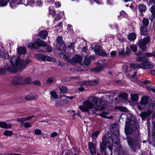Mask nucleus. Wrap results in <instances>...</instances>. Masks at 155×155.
<instances>
[{
	"label": "nucleus",
	"mask_w": 155,
	"mask_h": 155,
	"mask_svg": "<svg viewBox=\"0 0 155 155\" xmlns=\"http://www.w3.org/2000/svg\"><path fill=\"white\" fill-rule=\"evenodd\" d=\"M108 103V102L104 100L102 97L98 99V97H94L91 101L87 100L83 103V106H80L79 107L82 111L92 114L97 110H104Z\"/></svg>",
	"instance_id": "nucleus-1"
},
{
	"label": "nucleus",
	"mask_w": 155,
	"mask_h": 155,
	"mask_svg": "<svg viewBox=\"0 0 155 155\" xmlns=\"http://www.w3.org/2000/svg\"><path fill=\"white\" fill-rule=\"evenodd\" d=\"M110 130L112 133L111 137H106L104 136L102 138V142L100 144V149L101 151L102 152H105V154H107L106 150L107 147L111 145L110 140H111L113 144H116L119 146L120 143L119 136L120 135L119 132V127L116 124H113L112 125L110 128Z\"/></svg>",
	"instance_id": "nucleus-2"
},
{
	"label": "nucleus",
	"mask_w": 155,
	"mask_h": 155,
	"mask_svg": "<svg viewBox=\"0 0 155 155\" xmlns=\"http://www.w3.org/2000/svg\"><path fill=\"white\" fill-rule=\"evenodd\" d=\"M16 64L15 66L14 64L7 63L4 65V68L8 71L11 72H15L17 70H21L25 68L26 65L30 63L31 61L29 59L25 60L20 59L19 57H17L15 59Z\"/></svg>",
	"instance_id": "nucleus-3"
},
{
	"label": "nucleus",
	"mask_w": 155,
	"mask_h": 155,
	"mask_svg": "<svg viewBox=\"0 0 155 155\" xmlns=\"http://www.w3.org/2000/svg\"><path fill=\"white\" fill-rule=\"evenodd\" d=\"M135 119L132 115L127 117L126 122L125 132L127 135H130L134 131L139 132L137 130V127L135 124Z\"/></svg>",
	"instance_id": "nucleus-4"
},
{
	"label": "nucleus",
	"mask_w": 155,
	"mask_h": 155,
	"mask_svg": "<svg viewBox=\"0 0 155 155\" xmlns=\"http://www.w3.org/2000/svg\"><path fill=\"white\" fill-rule=\"evenodd\" d=\"M150 41V38L147 36L143 39L141 38L138 41L137 44L140 47L142 51H145L147 49V44H148Z\"/></svg>",
	"instance_id": "nucleus-5"
},
{
	"label": "nucleus",
	"mask_w": 155,
	"mask_h": 155,
	"mask_svg": "<svg viewBox=\"0 0 155 155\" xmlns=\"http://www.w3.org/2000/svg\"><path fill=\"white\" fill-rule=\"evenodd\" d=\"M127 140L129 147L132 150H136L140 148V143L137 138L131 139L130 137H127Z\"/></svg>",
	"instance_id": "nucleus-6"
},
{
	"label": "nucleus",
	"mask_w": 155,
	"mask_h": 155,
	"mask_svg": "<svg viewBox=\"0 0 155 155\" xmlns=\"http://www.w3.org/2000/svg\"><path fill=\"white\" fill-rule=\"evenodd\" d=\"M45 42L38 38L35 42H32L28 43V47L31 49H37L39 48L40 46L45 45Z\"/></svg>",
	"instance_id": "nucleus-7"
},
{
	"label": "nucleus",
	"mask_w": 155,
	"mask_h": 155,
	"mask_svg": "<svg viewBox=\"0 0 155 155\" xmlns=\"http://www.w3.org/2000/svg\"><path fill=\"white\" fill-rule=\"evenodd\" d=\"M11 83L14 85L21 84L23 83V78L20 74H18L13 78Z\"/></svg>",
	"instance_id": "nucleus-8"
},
{
	"label": "nucleus",
	"mask_w": 155,
	"mask_h": 155,
	"mask_svg": "<svg viewBox=\"0 0 155 155\" xmlns=\"http://www.w3.org/2000/svg\"><path fill=\"white\" fill-rule=\"evenodd\" d=\"M82 58L81 56L78 55H75L74 57L71 58V63L73 64H75L78 63L81 65H83V63L82 62Z\"/></svg>",
	"instance_id": "nucleus-9"
},
{
	"label": "nucleus",
	"mask_w": 155,
	"mask_h": 155,
	"mask_svg": "<svg viewBox=\"0 0 155 155\" xmlns=\"http://www.w3.org/2000/svg\"><path fill=\"white\" fill-rule=\"evenodd\" d=\"M89 149L91 154L95 155L96 153V147L95 144L92 142H89L88 143Z\"/></svg>",
	"instance_id": "nucleus-10"
},
{
	"label": "nucleus",
	"mask_w": 155,
	"mask_h": 155,
	"mask_svg": "<svg viewBox=\"0 0 155 155\" xmlns=\"http://www.w3.org/2000/svg\"><path fill=\"white\" fill-rule=\"evenodd\" d=\"M34 57L36 59L38 60H41L43 61H48V58L49 56L44 55L42 54H35Z\"/></svg>",
	"instance_id": "nucleus-11"
},
{
	"label": "nucleus",
	"mask_w": 155,
	"mask_h": 155,
	"mask_svg": "<svg viewBox=\"0 0 155 155\" xmlns=\"http://www.w3.org/2000/svg\"><path fill=\"white\" fill-rule=\"evenodd\" d=\"M22 2V0H11L10 5L12 8H14L17 5L21 4Z\"/></svg>",
	"instance_id": "nucleus-12"
},
{
	"label": "nucleus",
	"mask_w": 155,
	"mask_h": 155,
	"mask_svg": "<svg viewBox=\"0 0 155 155\" xmlns=\"http://www.w3.org/2000/svg\"><path fill=\"white\" fill-rule=\"evenodd\" d=\"M147 62H142L141 63V68L145 69L147 68L152 69L154 67V66Z\"/></svg>",
	"instance_id": "nucleus-13"
},
{
	"label": "nucleus",
	"mask_w": 155,
	"mask_h": 155,
	"mask_svg": "<svg viewBox=\"0 0 155 155\" xmlns=\"http://www.w3.org/2000/svg\"><path fill=\"white\" fill-rule=\"evenodd\" d=\"M151 110H148L147 111H145L142 113L140 114V116L143 120H144L145 118L150 116L152 113Z\"/></svg>",
	"instance_id": "nucleus-14"
},
{
	"label": "nucleus",
	"mask_w": 155,
	"mask_h": 155,
	"mask_svg": "<svg viewBox=\"0 0 155 155\" xmlns=\"http://www.w3.org/2000/svg\"><path fill=\"white\" fill-rule=\"evenodd\" d=\"M140 29L141 35L144 36L147 35H148V29L147 27L141 26Z\"/></svg>",
	"instance_id": "nucleus-15"
},
{
	"label": "nucleus",
	"mask_w": 155,
	"mask_h": 155,
	"mask_svg": "<svg viewBox=\"0 0 155 155\" xmlns=\"http://www.w3.org/2000/svg\"><path fill=\"white\" fill-rule=\"evenodd\" d=\"M34 117V115H31L25 117L18 118L17 119V121L18 122H24L26 120H30Z\"/></svg>",
	"instance_id": "nucleus-16"
},
{
	"label": "nucleus",
	"mask_w": 155,
	"mask_h": 155,
	"mask_svg": "<svg viewBox=\"0 0 155 155\" xmlns=\"http://www.w3.org/2000/svg\"><path fill=\"white\" fill-rule=\"evenodd\" d=\"M0 127L3 128L8 129L11 128L12 125L10 124H7L5 122H0Z\"/></svg>",
	"instance_id": "nucleus-17"
},
{
	"label": "nucleus",
	"mask_w": 155,
	"mask_h": 155,
	"mask_svg": "<svg viewBox=\"0 0 155 155\" xmlns=\"http://www.w3.org/2000/svg\"><path fill=\"white\" fill-rule=\"evenodd\" d=\"M48 34V32L46 30H42L39 32V36L40 38L44 39L47 37Z\"/></svg>",
	"instance_id": "nucleus-18"
},
{
	"label": "nucleus",
	"mask_w": 155,
	"mask_h": 155,
	"mask_svg": "<svg viewBox=\"0 0 155 155\" xmlns=\"http://www.w3.org/2000/svg\"><path fill=\"white\" fill-rule=\"evenodd\" d=\"M0 55L2 58L5 59L8 58L9 55L8 54L5 50H0Z\"/></svg>",
	"instance_id": "nucleus-19"
},
{
	"label": "nucleus",
	"mask_w": 155,
	"mask_h": 155,
	"mask_svg": "<svg viewBox=\"0 0 155 155\" xmlns=\"http://www.w3.org/2000/svg\"><path fill=\"white\" fill-rule=\"evenodd\" d=\"M56 48L59 51H64L66 49V45L64 43L61 44L57 45Z\"/></svg>",
	"instance_id": "nucleus-20"
},
{
	"label": "nucleus",
	"mask_w": 155,
	"mask_h": 155,
	"mask_svg": "<svg viewBox=\"0 0 155 155\" xmlns=\"http://www.w3.org/2000/svg\"><path fill=\"white\" fill-rule=\"evenodd\" d=\"M149 100V98L147 96H143L142 97L140 101V104L142 105H145L148 103Z\"/></svg>",
	"instance_id": "nucleus-21"
},
{
	"label": "nucleus",
	"mask_w": 155,
	"mask_h": 155,
	"mask_svg": "<svg viewBox=\"0 0 155 155\" xmlns=\"http://www.w3.org/2000/svg\"><path fill=\"white\" fill-rule=\"evenodd\" d=\"M150 12H151L152 14L150 17V19L151 22H153V19L155 18V7H151L150 8Z\"/></svg>",
	"instance_id": "nucleus-22"
},
{
	"label": "nucleus",
	"mask_w": 155,
	"mask_h": 155,
	"mask_svg": "<svg viewBox=\"0 0 155 155\" xmlns=\"http://www.w3.org/2000/svg\"><path fill=\"white\" fill-rule=\"evenodd\" d=\"M136 35L134 33H130L127 36L128 39L130 41H133L136 38Z\"/></svg>",
	"instance_id": "nucleus-23"
},
{
	"label": "nucleus",
	"mask_w": 155,
	"mask_h": 155,
	"mask_svg": "<svg viewBox=\"0 0 155 155\" xmlns=\"http://www.w3.org/2000/svg\"><path fill=\"white\" fill-rule=\"evenodd\" d=\"M17 52L20 54H25L26 52V49L25 47H20L17 48Z\"/></svg>",
	"instance_id": "nucleus-24"
},
{
	"label": "nucleus",
	"mask_w": 155,
	"mask_h": 155,
	"mask_svg": "<svg viewBox=\"0 0 155 155\" xmlns=\"http://www.w3.org/2000/svg\"><path fill=\"white\" fill-rule=\"evenodd\" d=\"M102 49V47L99 45H95L94 48V51L96 55H98Z\"/></svg>",
	"instance_id": "nucleus-25"
},
{
	"label": "nucleus",
	"mask_w": 155,
	"mask_h": 155,
	"mask_svg": "<svg viewBox=\"0 0 155 155\" xmlns=\"http://www.w3.org/2000/svg\"><path fill=\"white\" fill-rule=\"evenodd\" d=\"M136 61H142V62H148L149 61L147 57L143 56H141L137 58Z\"/></svg>",
	"instance_id": "nucleus-26"
},
{
	"label": "nucleus",
	"mask_w": 155,
	"mask_h": 155,
	"mask_svg": "<svg viewBox=\"0 0 155 155\" xmlns=\"http://www.w3.org/2000/svg\"><path fill=\"white\" fill-rule=\"evenodd\" d=\"M147 9L146 6L143 4H141L139 5V11L140 12H145Z\"/></svg>",
	"instance_id": "nucleus-27"
},
{
	"label": "nucleus",
	"mask_w": 155,
	"mask_h": 155,
	"mask_svg": "<svg viewBox=\"0 0 155 155\" xmlns=\"http://www.w3.org/2000/svg\"><path fill=\"white\" fill-rule=\"evenodd\" d=\"M45 45H42L41 46L43 47V48L45 49V51L48 52H51L52 51V48L51 47L48 45L46 42H45Z\"/></svg>",
	"instance_id": "nucleus-28"
},
{
	"label": "nucleus",
	"mask_w": 155,
	"mask_h": 155,
	"mask_svg": "<svg viewBox=\"0 0 155 155\" xmlns=\"http://www.w3.org/2000/svg\"><path fill=\"white\" fill-rule=\"evenodd\" d=\"M149 20L147 18H144L142 21V25L141 26H144L145 27H147L149 24Z\"/></svg>",
	"instance_id": "nucleus-29"
},
{
	"label": "nucleus",
	"mask_w": 155,
	"mask_h": 155,
	"mask_svg": "<svg viewBox=\"0 0 155 155\" xmlns=\"http://www.w3.org/2000/svg\"><path fill=\"white\" fill-rule=\"evenodd\" d=\"M104 65H101V66H97L95 68L93 69V71L96 72H99L101 71L104 67Z\"/></svg>",
	"instance_id": "nucleus-30"
},
{
	"label": "nucleus",
	"mask_w": 155,
	"mask_h": 155,
	"mask_svg": "<svg viewBox=\"0 0 155 155\" xmlns=\"http://www.w3.org/2000/svg\"><path fill=\"white\" fill-rule=\"evenodd\" d=\"M21 127L23 126L25 127L28 128L31 127V124L28 122H20Z\"/></svg>",
	"instance_id": "nucleus-31"
},
{
	"label": "nucleus",
	"mask_w": 155,
	"mask_h": 155,
	"mask_svg": "<svg viewBox=\"0 0 155 155\" xmlns=\"http://www.w3.org/2000/svg\"><path fill=\"white\" fill-rule=\"evenodd\" d=\"M50 94L51 95V100L52 101L54 99H56L58 97V95L54 91H51Z\"/></svg>",
	"instance_id": "nucleus-32"
},
{
	"label": "nucleus",
	"mask_w": 155,
	"mask_h": 155,
	"mask_svg": "<svg viewBox=\"0 0 155 155\" xmlns=\"http://www.w3.org/2000/svg\"><path fill=\"white\" fill-rule=\"evenodd\" d=\"M129 73L127 74V75L129 76V78H135V75L137 74L136 72L133 71L132 72L131 70H130L129 72H128Z\"/></svg>",
	"instance_id": "nucleus-33"
},
{
	"label": "nucleus",
	"mask_w": 155,
	"mask_h": 155,
	"mask_svg": "<svg viewBox=\"0 0 155 155\" xmlns=\"http://www.w3.org/2000/svg\"><path fill=\"white\" fill-rule=\"evenodd\" d=\"M130 68H141V63L140 64H131L130 65Z\"/></svg>",
	"instance_id": "nucleus-34"
},
{
	"label": "nucleus",
	"mask_w": 155,
	"mask_h": 155,
	"mask_svg": "<svg viewBox=\"0 0 155 155\" xmlns=\"http://www.w3.org/2000/svg\"><path fill=\"white\" fill-rule=\"evenodd\" d=\"M131 98L132 101H136L138 100V95L136 94H131Z\"/></svg>",
	"instance_id": "nucleus-35"
},
{
	"label": "nucleus",
	"mask_w": 155,
	"mask_h": 155,
	"mask_svg": "<svg viewBox=\"0 0 155 155\" xmlns=\"http://www.w3.org/2000/svg\"><path fill=\"white\" fill-rule=\"evenodd\" d=\"M84 64L87 66H88L90 65L91 63V61L89 58L85 57L84 58Z\"/></svg>",
	"instance_id": "nucleus-36"
},
{
	"label": "nucleus",
	"mask_w": 155,
	"mask_h": 155,
	"mask_svg": "<svg viewBox=\"0 0 155 155\" xmlns=\"http://www.w3.org/2000/svg\"><path fill=\"white\" fill-rule=\"evenodd\" d=\"M59 88L61 92L65 93L68 91L67 88L66 86H60Z\"/></svg>",
	"instance_id": "nucleus-37"
},
{
	"label": "nucleus",
	"mask_w": 155,
	"mask_h": 155,
	"mask_svg": "<svg viewBox=\"0 0 155 155\" xmlns=\"http://www.w3.org/2000/svg\"><path fill=\"white\" fill-rule=\"evenodd\" d=\"M57 43L56 44V46L58 44H60L64 43V41H63L62 37L58 36L56 39Z\"/></svg>",
	"instance_id": "nucleus-38"
},
{
	"label": "nucleus",
	"mask_w": 155,
	"mask_h": 155,
	"mask_svg": "<svg viewBox=\"0 0 155 155\" xmlns=\"http://www.w3.org/2000/svg\"><path fill=\"white\" fill-rule=\"evenodd\" d=\"M13 134V132L12 131L6 130L4 133V135L7 136H11Z\"/></svg>",
	"instance_id": "nucleus-39"
},
{
	"label": "nucleus",
	"mask_w": 155,
	"mask_h": 155,
	"mask_svg": "<svg viewBox=\"0 0 155 155\" xmlns=\"http://www.w3.org/2000/svg\"><path fill=\"white\" fill-rule=\"evenodd\" d=\"M8 2V0H0V6H6Z\"/></svg>",
	"instance_id": "nucleus-40"
},
{
	"label": "nucleus",
	"mask_w": 155,
	"mask_h": 155,
	"mask_svg": "<svg viewBox=\"0 0 155 155\" xmlns=\"http://www.w3.org/2000/svg\"><path fill=\"white\" fill-rule=\"evenodd\" d=\"M31 79L30 77H27L23 80V83H31Z\"/></svg>",
	"instance_id": "nucleus-41"
},
{
	"label": "nucleus",
	"mask_w": 155,
	"mask_h": 155,
	"mask_svg": "<svg viewBox=\"0 0 155 155\" xmlns=\"http://www.w3.org/2000/svg\"><path fill=\"white\" fill-rule=\"evenodd\" d=\"M49 12L52 15V16H54L55 15V12L53 8L50 7L49 8Z\"/></svg>",
	"instance_id": "nucleus-42"
},
{
	"label": "nucleus",
	"mask_w": 155,
	"mask_h": 155,
	"mask_svg": "<svg viewBox=\"0 0 155 155\" xmlns=\"http://www.w3.org/2000/svg\"><path fill=\"white\" fill-rule=\"evenodd\" d=\"M98 55L103 56H107V54L106 53L105 50H103L102 49Z\"/></svg>",
	"instance_id": "nucleus-43"
},
{
	"label": "nucleus",
	"mask_w": 155,
	"mask_h": 155,
	"mask_svg": "<svg viewBox=\"0 0 155 155\" xmlns=\"http://www.w3.org/2000/svg\"><path fill=\"white\" fill-rule=\"evenodd\" d=\"M131 50L135 52L137 50V46L135 44L132 45L130 47Z\"/></svg>",
	"instance_id": "nucleus-44"
},
{
	"label": "nucleus",
	"mask_w": 155,
	"mask_h": 155,
	"mask_svg": "<svg viewBox=\"0 0 155 155\" xmlns=\"http://www.w3.org/2000/svg\"><path fill=\"white\" fill-rule=\"evenodd\" d=\"M118 108L123 112H127L128 111V109L126 107L122 106H119Z\"/></svg>",
	"instance_id": "nucleus-45"
},
{
	"label": "nucleus",
	"mask_w": 155,
	"mask_h": 155,
	"mask_svg": "<svg viewBox=\"0 0 155 155\" xmlns=\"http://www.w3.org/2000/svg\"><path fill=\"white\" fill-rule=\"evenodd\" d=\"M121 96V98L122 100H123L124 99H126L127 97V94L126 93H123L121 94L120 95Z\"/></svg>",
	"instance_id": "nucleus-46"
},
{
	"label": "nucleus",
	"mask_w": 155,
	"mask_h": 155,
	"mask_svg": "<svg viewBox=\"0 0 155 155\" xmlns=\"http://www.w3.org/2000/svg\"><path fill=\"white\" fill-rule=\"evenodd\" d=\"M41 131L39 129H36L34 131V134L36 135H40L41 134Z\"/></svg>",
	"instance_id": "nucleus-47"
},
{
	"label": "nucleus",
	"mask_w": 155,
	"mask_h": 155,
	"mask_svg": "<svg viewBox=\"0 0 155 155\" xmlns=\"http://www.w3.org/2000/svg\"><path fill=\"white\" fill-rule=\"evenodd\" d=\"M54 80V79L53 78H48L46 81V83L48 84L52 83L53 82Z\"/></svg>",
	"instance_id": "nucleus-48"
},
{
	"label": "nucleus",
	"mask_w": 155,
	"mask_h": 155,
	"mask_svg": "<svg viewBox=\"0 0 155 155\" xmlns=\"http://www.w3.org/2000/svg\"><path fill=\"white\" fill-rule=\"evenodd\" d=\"M143 56L147 58V57H151L152 56V53L150 52H146L144 54Z\"/></svg>",
	"instance_id": "nucleus-49"
},
{
	"label": "nucleus",
	"mask_w": 155,
	"mask_h": 155,
	"mask_svg": "<svg viewBox=\"0 0 155 155\" xmlns=\"http://www.w3.org/2000/svg\"><path fill=\"white\" fill-rule=\"evenodd\" d=\"M48 61H51L54 63L57 62V61L55 58L49 56L48 58Z\"/></svg>",
	"instance_id": "nucleus-50"
},
{
	"label": "nucleus",
	"mask_w": 155,
	"mask_h": 155,
	"mask_svg": "<svg viewBox=\"0 0 155 155\" xmlns=\"http://www.w3.org/2000/svg\"><path fill=\"white\" fill-rule=\"evenodd\" d=\"M149 5H151V7L155 6V1L154 0H150L149 3Z\"/></svg>",
	"instance_id": "nucleus-51"
},
{
	"label": "nucleus",
	"mask_w": 155,
	"mask_h": 155,
	"mask_svg": "<svg viewBox=\"0 0 155 155\" xmlns=\"http://www.w3.org/2000/svg\"><path fill=\"white\" fill-rule=\"evenodd\" d=\"M99 134L98 132H96L92 134V137L93 138H96L98 136V135Z\"/></svg>",
	"instance_id": "nucleus-52"
},
{
	"label": "nucleus",
	"mask_w": 155,
	"mask_h": 155,
	"mask_svg": "<svg viewBox=\"0 0 155 155\" xmlns=\"http://www.w3.org/2000/svg\"><path fill=\"white\" fill-rule=\"evenodd\" d=\"M32 83L34 85H36L38 86H40L41 84V82L37 80L33 81Z\"/></svg>",
	"instance_id": "nucleus-53"
},
{
	"label": "nucleus",
	"mask_w": 155,
	"mask_h": 155,
	"mask_svg": "<svg viewBox=\"0 0 155 155\" xmlns=\"http://www.w3.org/2000/svg\"><path fill=\"white\" fill-rule=\"evenodd\" d=\"M125 52L124 51V50H122L120 51L119 52V55L120 56H123L125 55Z\"/></svg>",
	"instance_id": "nucleus-54"
},
{
	"label": "nucleus",
	"mask_w": 155,
	"mask_h": 155,
	"mask_svg": "<svg viewBox=\"0 0 155 155\" xmlns=\"http://www.w3.org/2000/svg\"><path fill=\"white\" fill-rule=\"evenodd\" d=\"M146 88L147 90L150 91H152L153 92L155 93V89L150 87L147 86L146 87Z\"/></svg>",
	"instance_id": "nucleus-55"
},
{
	"label": "nucleus",
	"mask_w": 155,
	"mask_h": 155,
	"mask_svg": "<svg viewBox=\"0 0 155 155\" xmlns=\"http://www.w3.org/2000/svg\"><path fill=\"white\" fill-rule=\"evenodd\" d=\"M5 70L2 68H0V75H3L5 74Z\"/></svg>",
	"instance_id": "nucleus-56"
},
{
	"label": "nucleus",
	"mask_w": 155,
	"mask_h": 155,
	"mask_svg": "<svg viewBox=\"0 0 155 155\" xmlns=\"http://www.w3.org/2000/svg\"><path fill=\"white\" fill-rule=\"evenodd\" d=\"M87 47H84L82 48L81 50V51L82 53H87Z\"/></svg>",
	"instance_id": "nucleus-57"
},
{
	"label": "nucleus",
	"mask_w": 155,
	"mask_h": 155,
	"mask_svg": "<svg viewBox=\"0 0 155 155\" xmlns=\"http://www.w3.org/2000/svg\"><path fill=\"white\" fill-rule=\"evenodd\" d=\"M30 96V98L31 100H33L35 99H36L37 98V95H35V94H29Z\"/></svg>",
	"instance_id": "nucleus-58"
},
{
	"label": "nucleus",
	"mask_w": 155,
	"mask_h": 155,
	"mask_svg": "<svg viewBox=\"0 0 155 155\" xmlns=\"http://www.w3.org/2000/svg\"><path fill=\"white\" fill-rule=\"evenodd\" d=\"M63 101H59L55 105V106L56 107H58L59 106L61 105V103Z\"/></svg>",
	"instance_id": "nucleus-59"
},
{
	"label": "nucleus",
	"mask_w": 155,
	"mask_h": 155,
	"mask_svg": "<svg viewBox=\"0 0 155 155\" xmlns=\"http://www.w3.org/2000/svg\"><path fill=\"white\" fill-rule=\"evenodd\" d=\"M58 134L57 133V132H53L51 134V137H53V138H54L55 137H56L57 136H58Z\"/></svg>",
	"instance_id": "nucleus-60"
},
{
	"label": "nucleus",
	"mask_w": 155,
	"mask_h": 155,
	"mask_svg": "<svg viewBox=\"0 0 155 155\" xmlns=\"http://www.w3.org/2000/svg\"><path fill=\"white\" fill-rule=\"evenodd\" d=\"M15 56L10 58V59H9L10 61V64H14L13 60L15 59Z\"/></svg>",
	"instance_id": "nucleus-61"
},
{
	"label": "nucleus",
	"mask_w": 155,
	"mask_h": 155,
	"mask_svg": "<svg viewBox=\"0 0 155 155\" xmlns=\"http://www.w3.org/2000/svg\"><path fill=\"white\" fill-rule=\"evenodd\" d=\"M62 17V15H61L58 14L56 17L55 18V20L58 21Z\"/></svg>",
	"instance_id": "nucleus-62"
},
{
	"label": "nucleus",
	"mask_w": 155,
	"mask_h": 155,
	"mask_svg": "<svg viewBox=\"0 0 155 155\" xmlns=\"http://www.w3.org/2000/svg\"><path fill=\"white\" fill-rule=\"evenodd\" d=\"M36 4L38 6H41L42 5V2L40 0H38L36 2Z\"/></svg>",
	"instance_id": "nucleus-63"
},
{
	"label": "nucleus",
	"mask_w": 155,
	"mask_h": 155,
	"mask_svg": "<svg viewBox=\"0 0 155 155\" xmlns=\"http://www.w3.org/2000/svg\"><path fill=\"white\" fill-rule=\"evenodd\" d=\"M55 5L56 7H59L61 6V4L59 2H57L55 3Z\"/></svg>",
	"instance_id": "nucleus-64"
}]
</instances>
